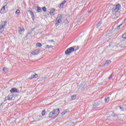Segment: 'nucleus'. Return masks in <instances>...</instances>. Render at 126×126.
Here are the masks:
<instances>
[{"label": "nucleus", "instance_id": "1a4fd4ad", "mask_svg": "<svg viewBox=\"0 0 126 126\" xmlns=\"http://www.w3.org/2000/svg\"><path fill=\"white\" fill-rule=\"evenodd\" d=\"M52 112L53 113V114L54 115H58L59 114V113H60V109H54V111H52Z\"/></svg>", "mask_w": 126, "mask_h": 126}, {"label": "nucleus", "instance_id": "c756f323", "mask_svg": "<svg viewBox=\"0 0 126 126\" xmlns=\"http://www.w3.org/2000/svg\"><path fill=\"white\" fill-rule=\"evenodd\" d=\"M49 43H53L54 42V40H48Z\"/></svg>", "mask_w": 126, "mask_h": 126}, {"label": "nucleus", "instance_id": "bb28decb", "mask_svg": "<svg viewBox=\"0 0 126 126\" xmlns=\"http://www.w3.org/2000/svg\"><path fill=\"white\" fill-rule=\"evenodd\" d=\"M53 46H52V45H50V46H49V45H47L46 46V48H48V49H50V48H53Z\"/></svg>", "mask_w": 126, "mask_h": 126}, {"label": "nucleus", "instance_id": "4be33fe9", "mask_svg": "<svg viewBox=\"0 0 126 126\" xmlns=\"http://www.w3.org/2000/svg\"><path fill=\"white\" fill-rule=\"evenodd\" d=\"M32 78H37L38 77V75L37 74H35V75H32Z\"/></svg>", "mask_w": 126, "mask_h": 126}, {"label": "nucleus", "instance_id": "0eeeda50", "mask_svg": "<svg viewBox=\"0 0 126 126\" xmlns=\"http://www.w3.org/2000/svg\"><path fill=\"white\" fill-rule=\"evenodd\" d=\"M11 93H14L16 92L17 93H19V91H17V89L16 88H12L10 91Z\"/></svg>", "mask_w": 126, "mask_h": 126}, {"label": "nucleus", "instance_id": "6e6552de", "mask_svg": "<svg viewBox=\"0 0 126 126\" xmlns=\"http://www.w3.org/2000/svg\"><path fill=\"white\" fill-rule=\"evenodd\" d=\"M14 99H15V96L11 95L8 96L7 100H8V101H11V100H14Z\"/></svg>", "mask_w": 126, "mask_h": 126}, {"label": "nucleus", "instance_id": "a211bd4d", "mask_svg": "<svg viewBox=\"0 0 126 126\" xmlns=\"http://www.w3.org/2000/svg\"><path fill=\"white\" fill-rule=\"evenodd\" d=\"M36 47H38V48H41L42 47V44L40 43H36L35 45Z\"/></svg>", "mask_w": 126, "mask_h": 126}, {"label": "nucleus", "instance_id": "9d476101", "mask_svg": "<svg viewBox=\"0 0 126 126\" xmlns=\"http://www.w3.org/2000/svg\"><path fill=\"white\" fill-rule=\"evenodd\" d=\"M66 2V1L63 0V1L60 4L59 7L60 8H63V4Z\"/></svg>", "mask_w": 126, "mask_h": 126}, {"label": "nucleus", "instance_id": "f03ea898", "mask_svg": "<svg viewBox=\"0 0 126 126\" xmlns=\"http://www.w3.org/2000/svg\"><path fill=\"white\" fill-rule=\"evenodd\" d=\"M63 18V16L62 15H58L56 21H55V26L56 27L59 26L60 25V23L62 22V19Z\"/></svg>", "mask_w": 126, "mask_h": 126}, {"label": "nucleus", "instance_id": "39448f33", "mask_svg": "<svg viewBox=\"0 0 126 126\" xmlns=\"http://www.w3.org/2000/svg\"><path fill=\"white\" fill-rule=\"evenodd\" d=\"M7 7V5H4L0 9V13L2 14L5 13V8Z\"/></svg>", "mask_w": 126, "mask_h": 126}, {"label": "nucleus", "instance_id": "c85d7f7f", "mask_svg": "<svg viewBox=\"0 0 126 126\" xmlns=\"http://www.w3.org/2000/svg\"><path fill=\"white\" fill-rule=\"evenodd\" d=\"M45 114H46V111L45 110L43 111L42 112V116H45Z\"/></svg>", "mask_w": 126, "mask_h": 126}, {"label": "nucleus", "instance_id": "f257e3e1", "mask_svg": "<svg viewBox=\"0 0 126 126\" xmlns=\"http://www.w3.org/2000/svg\"><path fill=\"white\" fill-rule=\"evenodd\" d=\"M79 49V47H78V46L77 47V49H74V47H70L68 49H67L65 52V54L66 55H67V56L69 55V54L71 53H72V52L74 51H76V50H78Z\"/></svg>", "mask_w": 126, "mask_h": 126}, {"label": "nucleus", "instance_id": "4468645a", "mask_svg": "<svg viewBox=\"0 0 126 126\" xmlns=\"http://www.w3.org/2000/svg\"><path fill=\"white\" fill-rule=\"evenodd\" d=\"M36 8L37 9V12H42V8H41V7H36L35 9H36Z\"/></svg>", "mask_w": 126, "mask_h": 126}, {"label": "nucleus", "instance_id": "473e14b6", "mask_svg": "<svg viewBox=\"0 0 126 126\" xmlns=\"http://www.w3.org/2000/svg\"><path fill=\"white\" fill-rule=\"evenodd\" d=\"M123 25V24H121L120 25H119L120 27Z\"/></svg>", "mask_w": 126, "mask_h": 126}, {"label": "nucleus", "instance_id": "aec40b11", "mask_svg": "<svg viewBox=\"0 0 126 126\" xmlns=\"http://www.w3.org/2000/svg\"><path fill=\"white\" fill-rule=\"evenodd\" d=\"M71 100H75L76 99V95H74L71 96Z\"/></svg>", "mask_w": 126, "mask_h": 126}, {"label": "nucleus", "instance_id": "9b49d317", "mask_svg": "<svg viewBox=\"0 0 126 126\" xmlns=\"http://www.w3.org/2000/svg\"><path fill=\"white\" fill-rule=\"evenodd\" d=\"M25 30L24 29H21V28H18V32L20 34H23V32H24Z\"/></svg>", "mask_w": 126, "mask_h": 126}, {"label": "nucleus", "instance_id": "7ed1b4c3", "mask_svg": "<svg viewBox=\"0 0 126 126\" xmlns=\"http://www.w3.org/2000/svg\"><path fill=\"white\" fill-rule=\"evenodd\" d=\"M7 24V22H2L1 23L0 25V33L3 32V30H4V28H5V26H6Z\"/></svg>", "mask_w": 126, "mask_h": 126}, {"label": "nucleus", "instance_id": "f704fd0d", "mask_svg": "<svg viewBox=\"0 0 126 126\" xmlns=\"http://www.w3.org/2000/svg\"><path fill=\"white\" fill-rule=\"evenodd\" d=\"M1 106H0V108H1Z\"/></svg>", "mask_w": 126, "mask_h": 126}, {"label": "nucleus", "instance_id": "2eb2a0df", "mask_svg": "<svg viewBox=\"0 0 126 126\" xmlns=\"http://www.w3.org/2000/svg\"><path fill=\"white\" fill-rule=\"evenodd\" d=\"M55 11H56V9L55 8L51 9L50 11V14L51 15L53 14V13H54V12H55Z\"/></svg>", "mask_w": 126, "mask_h": 126}, {"label": "nucleus", "instance_id": "b1692460", "mask_svg": "<svg viewBox=\"0 0 126 126\" xmlns=\"http://www.w3.org/2000/svg\"><path fill=\"white\" fill-rule=\"evenodd\" d=\"M16 14H20V10L19 9H18L15 12Z\"/></svg>", "mask_w": 126, "mask_h": 126}, {"label": "nucleus", "instance_id": "dca6fc26", "mask_svg": "<svg viewBox=\"0 0 126 126\" xmlns=\"http://www.w3.org/2000/svg\"><path fill=\"white\" fill-rule=\"evenodd\" d=\"M104 101L105 103H109V101H110V97H105Z\"/></svg>", "mask_w": 126, "mask_h": 126}, {"label": "nucleus", "instance_id": "72a5a7b5", "mask_svg": "<svg viewBox=\"0 0 126 126\" xmlns=\"http://www.w3.org/2000/svg\"><path fill=\"white\" fill-rule=\"evenodd\" d=\"M98 25H100V23H98Z\"/></svg>", "mask_w": 126, "mask_h": 126}, {"label": "nucleus", "instance_id": "5701e85b", "mask_svg": "<svg viewBox=\"0 0 126 126\" xmlns=\"http://www.w3.org/2000/svg\"><path fill=\"white\" fill-rule=\"evenodd\" d=\"M42 9L44 12H46L47 11V8H46V7H43Z\"/></svg>", "mask_w": 126, "mask_h": 126}, {"label": "nucleus", "instance_id": "7c9ffc66", "mask_svg": "<svg viewBox=\"0 0 126 126\" xmlns=\"http://www.w3.org/2000/svg\"><path fill=\"white\" fill-rule=\"evenodd\" d=\"M3 71H7V69H6V67H4L3 68Z\"/></svg>", "mask_w": 126, "mask_h": 126}, {"label": "nucleus", "instance_id": "423d86ee", "mask_svg": "<svg viewBox=\"0 0 126 126\" xmlns=\"http://www.w3.org/2000/svg\"><path fill=\"white\" fill-rule=\"evenodd\" d=\"M39 53H40V50H35L34 51H32L31 54L33 56H36V55H38Z\"/></svg>", "mask_w": 126, "mask_h": 126}, {"label": "nucleus", "instance_id": "f3484780", "mask_svg": "<svg viewBox=\"0 0 126 126\" xmlns=\"http://www.w3.org/2000/svg\"><path fill=\"white\" fill-rule=\"evenodd\" d=\"M55 114H54V113L53 112H51L49 114V118H53Z\"/></svg>", "mask_w": 126, "mask_h": 126}, {"label": "nucleus", "instance_id": "ddd939ff", "mask_svg": "<svg viewBox=\"0 0 126 126\" xmlns=\"http://www.w3.org/2000/svg\"><path fill=\"white\" fill-rule=\"evenodd\" d=\"M120 108L121 109V111H126V106L125 105L122 107H120Z\"/></svg>", "mask_w": 126, "mask_h": 126}, {"label": "nucleus", "instance_id": "6ab92c4d", "mask_svg": "<svg viewBox=\"0 0 126 126\" xmlns=\"http://www.w3.org/2000/svg\"><path fill=\"white\" fill-rule=\"evenodd\" d=\"M29 12H30V14L31 15L32 17H34V13L32 11L29 10Z\"/></svg>", "mask_w": 126, "mask_h": 126}, {"label": "nucleus", "instance_id": "393cba45", "mask_svg": "<svg viewBox=\"0 0 126 126\" xmlns=\"http://www.w3.org/2000/svg\"><path fill=\"white\" fill-rule=\"evenodd\" d=\"M121 48H122V49H126V47L124 46V44H122L120 45Z\"/></svg>", "mask_w": 126, "mask_h": 126}, {"label": "nucleus", "instance_id": "2f4dec72", "mask_svg": "<svg viewBox=\"0 0 126 126\" xmlns=\"http://www.w3.org/2000/svg\"><path fill=\"white\" fill-rule=\"evenodd\" d=\"M117 29H118V30H119V29H120V26H119L118 27H117Z\"/></svg>", "mask_w": 126, "mask_h": 126}, {"label": "nucleus", "instance_id": "cd10ccee", "mask_svg": "<svg viewBox=\"0 0 126 126\" xmlns=\"http://www.w3.org/2000/svg\"><path fill=\"white\" fill-rule=\"evenodd\" d=\"M113 76H114V75L113 74H111L109 77H108V79H112V78H113Z\"/></svg>", "mask_w": 126, "mask_h": 126}, {"label": "nucleus", "instance_id": "20e7f679", "mask_svg": "<svg viewBox=\"0 0 126 126\" xmlns=\"http://www.w3.org/2000/svg\"><path fill=\"white\" fill-rule=\"evenodd\" d=\"M121 8V5L120 4H117L114 8L112 9L113 12H118Z\"/></svg>", "mask_w": 126, "mask_h": 126}, {"label": "nucleus", "instance_id": "f8f14e48", "mask_svg": "<svg viewBox=\"0 0 126 126\" xmlns=\"http://www.w3.org/2000/svg\"><path fill=\"white\" fill-rule=\"evenodd\" d=\"M69 111H68V110H64V111H63L62 113V116H64V115H65V114H67V113H69Z\"/></svg>", "mask_w": 126, "mask_h": 126}, {"label": "nucleus", "instance_id": "412c9836", "mask_svg": "<svg viewBox=\"0 0 126 126\" xmlns=\"http://www.w3.org/2000/svg\"><path fill=\"white\" fill-rule=\"evenodd\" d=\"M111 63V61H107L106 62L105 65H108V64H110V63Z\"/></svg>", "mask_w": 126, "mask_h": 126}, {"label": "nucleus", "instance_id": "a878e982", "mask_svg": "<svg viewBox=\"0 0 126 126\" xmlns=\"http://www.w3.org/2000/svg\"><path fill=\"white\" fill-rule=\"evenodd\" d=\"M122 37L123 38V39H126V33L123 34Z\"/></svg>", "mask_w": 126, "mask_h": 126}]
</instances>
